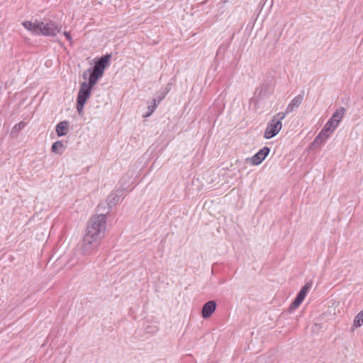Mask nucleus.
Instances as JSON below:
<instances>
[{
	"mask_svg": "<svg viewBox=\"0 0 363 363\" xmlns=\"http://www.w3.org/2000/svg\"><path fill=\"white\" fill-rule=\"evenodd\" d=\"M110 59V55H106L101 57L95 62L92 69H87L83 73V77L86 79V73L88 72H90L88 82H86L87 84L92 86H94L96 84L98 80L103 77L105 69L109 65Z\"/></svg>",
	"mask_w": 363,
	"mask_h": 363,
	"instance_id": "nucleus-1",
	"label": "nucleus"
},
{
	"mask_svg": "<svg viewBox=\"0 0 363 363\" xmlns=\"http://www.w3.org/2000/svg\"><path fill=\"white\" fill-rule=\"evenodd\" d=\"M106 230V216L105 214H99L90 218L85 233L103 240L105 237Z\"/></svg>",
	"mask_w": 363,
	"mask_h": 363,
	"instance_id": "nucleus-2",
	"label": "nucleus"
},
{
	"mask_svg": "<svg viewBox=\"0 0 363 363\" xmlns=\"http://www.w3.org/2000/svg\"><path fill=\"white\" fill-rule=\"evenodd\" d=\"M101 239L85 233L81 245L82 253L85 256L93 255L98 251Z\"/></svg>",
	"mask_w": 363,
	"mask_h": 363,
	"instance_id": "nucleus-3",
	"label": "nucleus"
},
{
	"mask_svg": "<svg viewBox=\"0 0 363 363\" xmlns=\"http://www.w3.org/2000/svg\"><path fill=\"white\" fill-rule=\"evenodd\" d=\"M286 117V113H279L273 117L268 124L265 132L264 138L270 139L277 135L282 128L281 121Z\"/></svg>",
	"mask_w": 363,
	"mask_h": 363,
	"instance_id": "nucleus-4",
	"label": "nucleus"
},
{
	"mask_svg": "<svg viewBox=\"0 0 363 363\" xmlns=\"http://www.w3.org/2000/svg\"><path fill=\"white\" fill-rule=\"evenodd\" d=\"M94 86L84 82L81 84L77 96V108L79 114H82L84 106L90 97L91 89Z\"/></svg>",
	"mask_w": 363,
	"mask_h": 363,
	"instance_id": "nucleus-5",
	"label": "nucleus"
},
{
	"mask_svg": "<svg viewBox=\"0 0 363 363\" xmlns=\"http://www.w3.org/2000/svg\"><path fill=\"white\" fill-rule=\"evenodd\" d=\"M60 31V28L53 21L41 22L39 34L47 36H55Z\"/></svg>",
	"mask_w": 363,
	"mask_h": 363,
	"instance_id": "nucleus-6",
	"label": "nucleus"
},
{
	"mask_svg": "<svg viewBox=\"0 0 363 363\" xmlns=\"http://www.w3.org/2000/svg\"><path fill=\"white\" fill-rule=\"evenodd\" d=\"M269 151L270 149L268 147H264L252 157L248 158L247 160L253 165H258L266 158Z\"/></svg>",
	"mask_w": 363,
	"mask_h": 363,
	"instance_id": "nucleus-7",
	"label": "nucleus"
},
{
	"mask_svg": "<svg viewBox=\"0 0 363 363\" xmlns=\"http://www.w3.org/2000/svg\"><path fill=\"white\" fill-rule=\"evenodd\" d=\"M122 196V191L117 189L112 191L107 197L106 202L109 208L116 206Z\"/></svg>",
	"mask_w": 363,
	"mask_h": 363,
	"instance_id": "nucleus-8",
	"label": "nucleus"
},
{
	"mask_svg": "<svg viewBox=\"0 0 363 363\" xmlns=\"http://www.w3.org/2000/svg\"><path fill=\"white\" fill-rule=\"evenodd\" d=\"M216 308V303L214 301H209L206 303L202 308V317L207 318L210 317L212 313L215 311Z\"/></svg>",
	"mask_w": 363,
	"mask_h": 363,
	"instance_id": "nucleus-9",
	"label": "nucleus"
},
{
	"mask_svg": "<svg viewBox=\"0 0 363 363\" xmlns=\"http://www.w3.org/2000/svg\"><path fill=\"white\" fill-rule=\"evenodd\" d=\"M41 22L40 21H26L22 23V25L23 27L27 29L29 31H31L34 33L39 34L40 33V26Z\"/></svg>",
	"mask_w": 363,
	"mask_h": 363,
	"instance_id": "nucleus-10",
	"label": "nucleus"
},
{
	"mask_svg": "<svg viewBox=\"0 0 363 363\" xmlns=\"http://www.w3.org/2000/svg\"><path fill=\"white\" fill-rule=\"evenodd\" d=\"M302 101H303V96H301V95H298V96L294 97L291 101L289 104L287 106L286 112L284 113H286V115L287 113L293 112L296 108H297L301 105Z\"/></svg>",
	"mask_w": 363,
	"mask_h": 363,
	"instance_id": "nucleus-11",
	"label": "nucleus"
},
{
	"mask_svg": "<svg viewBox=\"0 0 363 363\" xmlns=\"http://www.w3.org/2000/svg\"><path fill=\"white\" fill-rule=\"evenodd\" d=\"M66 143H64L62 140H58L54 143L51 147V151L56 155H62L66 150Z\"/></svg>",
	"mask_w": 363,
	"mask_h": 363,
	"instance_id": "nucleus-12",
	"label": "nucleus"
},
{
	"mask_svg": "<svg viewBox=\"0 0 363 363\" xmlns=\"http://www.w3.org/2000/svg\"><path fill=\"white\" fill-rule=\"evenodd\" d=\"M329 135V133L322 130L313 140L312 145H321L328 138Z\"/></svg>",
	"mask_w": 363,
	"mask_h": 363,
	"instance_id": "nucleus-13",
	"label": "nucleus"
},
{
	"mask_svg": "<svg viewBox=\"0 0 363 363\" xmlns=\"http://www.w3.org/2000/svg\"><path fill=\"white\" fill-rule=\"evenodd\" d=\"M68 131V123L67 121H62L56 126V133L58 136H63L67 134Z\"/></svg>",
	"mask_w": 363,
	"mask_h": 363,
	"instance_id": "nucleus-14",
	"label": "nucleus"
},
{
	"mask_svg": "<svg viewBox=\"0 0 363 363\" xmlns=\"http://www.w3.org/2000/svg\"><path fill=\"white\" fill-rule=\"evenodd\" d=\"M345 112V109L343 107H340L333 114L330 119L333 121H335L337 124H339V123L340 122V121L342 120V118L344 116Z\"/></svg>",
	"mask_w": 363,
	"mask_h": 363,
	"instance_id": "nucleus-15",
	"label": "nucleus"
},
{
	"mask_svg": "<svg viewBox=\"0 0 363 363\" xmlns=\"http://www.w3.org/2000/svg\"><path fill=\"white\" fill-rule=\"evenodd\" d=\"M337 125H338V124L336 122L333 121L331 119H330L326 123V124L325 125V126L323 127V128L322 130H324V132L330 134L335 130V128L337 127Z\"/></svg>",
	"mask_w": 363,
	"mask_h": 363,
	"instance_id": "nucleus-16",
	"label": "nucleus"
},
{
	"mask_svg": "<svg viewBox=\"0 0 363 363\" xmlns=\"http://www.w3.org/2000/svg\"><path fill=\"white\" fill-rule=\"evenodd\" d=\"M363 325V310L360 311L355 317L353 326L359 328Z\"/></svg>",
	"mask_w": 363,
	"mask_h": 363,
	"instance_id": "nucleus-17",
	"label": "nucleus"
},
{
	"mask_svg": "<svg viewBox=\"0 0 363 363\" xmlns=\"http://www.w3.org/2000/svg\"><path fill=\"white\" fill-rule=\"evenodd\" d=\"M303 299H304V298H303L302 296H301L300 295L298 294L296 298H295V300L291 303V305L290 306V309L291 310L296 309L301 305V303H302Z\"/></svg>",
	"mask_w": 363,
	"mask_h": 363,
	"instance_id": "nucleus-18",
	"label": "nucleus"
},
{
	"mask_svg": "<svg viewBox=\"0 0 363 363\" xmlns=\"http://www.w3.org/2000/svg\"><path fill=\"white\" fill-rule=\"evenodd\" d=\"M311 283H310V282L306 283L305 284V286L301 289V291H299V293L298 294L305 298V297H306L308 290L311 289Z\"/></svg>",
	"mask_w": 363,
	"mask_h": 363,
	"instance_id": "nucleus-19",
	"label": "nucleus"
},
{
	"mask_svg": "<svg viewBox=\"0 0 363 363\" xmlns=\"http://www.w3.org/2000/svg\"><path fill=\"white\" fill-rule=\"evenodd\" d=\"M26 126V123L20 122L18 124L15 125L11 130V134H16L19 131H21Z\"/></svg>",
	"mask_w": 363,
	"mask_h": 363,
	"instance_id": "nucleus-20",
	"label": "nucleus"
},
{
	"mask_svg": "<svg viewBox=\"0 0 363 363\" xmlns=\"http://www.w3.org/2000/svg\"><path fill=\"white\" fill-rule=\"evenodd\" d=\"M155 107H156L155 103L154 104L153 106H149L148 112L144 116V117L147 118V117L150 116L154 112Z\"/></svg>",
	"mask_w": 363,
	"mask_h": 363,
	"instance_id": "nucleus-21",
	"label": "nucleus"
},
{
	"mask_svg": "<svg viewBox=\"0 0 363 363\" xmlns=\"http://www.w3.org/2000/svg\"><path fill=\"white\" fill-rule=\"evenodd\" d=\"M63 35L65 36V38H67V39H68V32L65 31V32L63 33Z\"/></svg>",
	"mask_w": 363,
	"mask_h": 363,
	"instance_id": "nucleus-22",
	"label": "nucleus"
}]
</instances>
